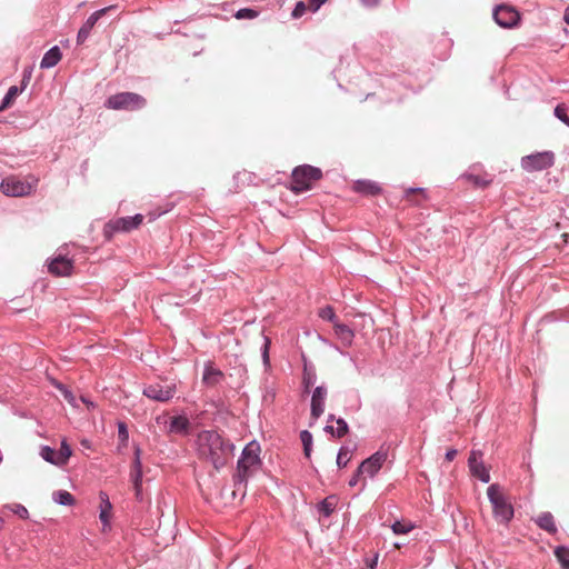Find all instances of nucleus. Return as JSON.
I'll return each mask as SVG.
<instances>
[{
	"label": "nucleus",
	"mask_w": 569,
	"mask_h": 569,
	"mask_svg": "<svg viewBox=\"0 0 569 569\" xmlns=\"http://www.w3.org/2000/svg\"><path fill=\"white\" fill-rule=\"evenodd\" d=\"M143 216L138 213L133 217H121L110 220L104 227V232L108 237L113 232H130L133 229H138L143 222Z\"/></svg>",
	"instance_id": "nucleus-9"
},
{
	"label": "nucleus",
	"mask_w": 569,
	"mask_h": 569,
	"mask_svg": "<svg viewBox=\"0 0 569 569\" xmlns=\"http://www.w3.org/2000/svg\"><path fill=\"white\" fill-rule=\"evenodd\" d=\"M38 181V178L33 176H28L23 179L10 176L2 180L0 189L8 197H26L34 191Z\"/></svg>",
	"instance_id": "nucleus-4"
},
{
	"label": "nucleus",
	"mask_w": 569,
	"mask_h": 569,
	"mask_svg": "<svg viewBox=\"0 0 569 569\" xmlns=\"http://www.w3.org/2000/svg\"><path fill=\"white\" fill-rule=\"evenodd\" d=\"M116 6H109L107 8L100 9L96 12H93L87 21L82 24L80 28L78 36H77V42L78 44H82L89 37L92 28L98 22V20L103 17L109 10L114 9Z\"/></svg>",
	"instance_id": "nucleus-11"
},
{
	"label": "nucleus",
	"mask_w": 569,
	"mask_h": 569,
	"mask_svg": "<svg viewBox=\"0 0 569 569\" xmlns=\"http://www.w3.org/2000/svg\"><path fill=\"white\" fill-rule=\"evenodd\" d=\"M563 20L567 24H569V6L565 10Z\"/></svg>",
	"instance_id": "nucleus-50"
},
{
	"label": "nucleus",
	"mask_w": 569,
	"mask_h": 569,
	"mask_svg": "<svg viewBox=\"0 0 569 569\" xmlns=\"http://www.w3.org/2000/svg\"><path fill=\"white\" fill-rule=\"evenodd\" d=\"M412 528H413V526H412V525H410L409 522H401V521H396V522L391 526V529H392V531H393L396 535H403V533H408Z\"/></svg>",
	"instance_id": "nucleus-36"
},
{
	"label": "nucleus",
	"mask_w": 569,
	"mask_h": 569,
	"mask_svg": "<svg viewBox=\"0 0 569 569\" xmlns=\"http://www.w3.org/2000/svg\"><path fill=\"white\" fill-rule=\"evenodd\" d=\"M360 476L361 475H358V470H357L356 473L352 476V478L349 480V486L355 487L358 483Z\"/></svg>",
	"instance_id": "nucleus-45"
},
{
	"label": "nucleus",
	"mask_w": 569,
	"mask_h": 569,
	"mask_svg": "<svg viewBox=\"0 0 569 569\" xmlns=\"http://www.w3.org/2000/svg\"><path fill=\"white\" fill-rule=\"evenodd\" d=\"M351 459V450L347 447H342L339 450L337 457V465L339 468H345Z\"/></svg>",
	"instance_id": "nucleus-32"
},
{
	"label": "nucleus",
	"mask_w": 569,
	"mask_h": 569,
	"mask_svg": "<svg viewBox=\"0 0 569 569\" xmlns=\"http://www.w3.org/2000/svg\"><path fill=\"white\" fill-rule=\"evenodd\" d=\"M561 237L563 239V242L567 243L568 240H569V232L568 233H563Z\"/></svg>",
	"instance_id": "nucleus-53"
},
{
	"label": "nucleus",
	"mask_w": 569,
	"mask_h": 569,
	"mask_svg": "<svg viewBox=\"0 0 569 569\" xmlns=\"http://www.w3.org/2000/svg\"><path fill=\"white\" fill-rule=\"evenodd\" d=\"M30 76H31V72L24 73L23 80H22V88H21L22 90L26 88V86L30 79Z\"/></svg>",
	"instance_id": "nucleus-46"
},
{
	"label": "nucleus",
	"mask_w": 569,
	"mask_h": 569,
	"mask_svg": "<svg viewBox=\"0 0 569 569\" xmlns=\"http://www.w3.org/2000/svg\"><path fill=\"white\" fill-rule=\"evenodd\" d=\"M234 17L237 19H254L258 17V12L253 9L243 8L238 10Z\"/></svg>",
	"instance_id": "nucleus-37"
},
{
	"label": "nucleus",
	"mask_w": 569,
	"mask_h": 569,
	"mask_svg": "<svg viewBox=\"0 0 569 569\" xmlns=\"http://www.w3.org/2000/svg\"><path fill=\"white\" fill-rule=\"evenodd\" d=\"M140 448H136L134 450V460L131 468V479L133 485L134 483H141L142 481V465L140 460Z\"/></svg>",
	"instance_id": "nucleus-23"
},
{
	"label": "nucleus",
	"mask_w": 569,
	"mask_h": 569,
	"mask_svg": "<svg viewBox=\"0 0 569 569\" xmlns=\"http://www.w3.org/2000/svg\"><path fill=\"white\" fill-rule=\"evenodd\" d=\"M333 330L336 337L345 347L351 346L355 338V332L349 326L338 321L333 325Z\"/></svg>",
	"instance_id": "nucleus-17"
},
{
	"label": "nucleus",
	"mask_w": 569,
	"mask_h": 569,
	"mask_svg": "<svg viewBox=\"0 0 569 569\" xmlns=\"http://www.w3.org/2000/svg\"><path fill=\"white\" fill-rule=\"evenodd\" d=\"M73 269L72 261L66 257L58 256L49 263L50 273L57 277L70 276Z\"/></svg>",
	"instance_id": "nucleus-14"
},
{
	"label": "nucleus",
	"mask_w": 569,
	"mask_h": 569,
	"mask_svg": "<svg viewBox=\"0 0 569 569\" xmlns=\"http://www.w3.org/2000/svg\"><path fill=\"white\" fill-rule=\"evenodd\" d=\"M555 556L561 565L562 569H569V549L565 547H557Z\"/></svg>",
	"instance_id": "nucleus-29"
},
{
	"label": "nucleus",
	"mask_w": 569,
	"mask_h": 569,
	"mask_svg": "<svg viewBox=\"0 0 569 569\" xmlns=\"http://www.w3.org/2000/svg\"><path fill=\"white\" fill-rule=\"evenodd\" d=\"M146 106V98L134 92H120L110 96L104 102V107L112 110L136 111Z\"/></svg>",
	"instance_id": "nucleus-5"
},
{
	"label": "nucleus",
	"mask_w": 569,
	"mask_h": 569,
	"mask_svg": "<svg viewBox=\"0 0 569 569\" xmlns=\"http://www.w3.org/2000/svg\"><path fill=\"white\" fill-rule=\"evenodd\" d=\"M378 562V555L375 556V558L368 563V567L370 569H375Z\"/></svg>",
	"instance_id": "nucleus-49"
},
{
	"label": "nucleus",
	"mask_w": 569,
	"mask_h": 569,
	"mask_svg": "<svg viewBox=\"0 0 569 569\" xmlns=\"http://www.w3.org/2000/svg\"><path fill=\"white\" fill-rule=\"evenodd\" d=\"M456 456H457V450H455V449H450V450H448V451H447V453H446V459H447L448 461H452V460L456 458Z\"/></svg>",
	"instance_id": "nucleus-43"
},
{
	"label": "nucleus",
	"mask_w": 569,
	"mask_h": 569,
	"mask_svg": "<svg viewBox=\"0 0 569 569\" xmlns=\"http://www.w3.org/2000/svg\"><path fill=\"white\" fill-rule=\"evenodd\" d=\"M100 515L99 518L101 522L103 523L102 530L106 531L108 528H110V518H111V509L112 505L109 501V497L106 492H100Z\"/></svg>",
	"instance_id": "nucleus-18"
},
{
	"label": "nucleus",
	"mask_w": 569,
	"mask_h": 569,
	"mask_svg": "<svg viewBox=\"0 0 569 569\" xmlns=\"http://www.w3.org/2000/svg\"><path fill=\"white\" fill-rule=\"evenodd\" d=\"M53 499L56 502L63 505V506H72L74 503L73 496L66 490L56 491L53 493Z\"/></svg>",
	"instance_id": "nucleus-28"
},
{
	"label": "nucleus",
	"mask_w": 569,
	"mask_h": 569,
	"mask_svg": "<svg viewBox=\"0 0 569 569\" xmlns=\"http://www.w3.org/2000/svg\"><path fill=\"white\" fill-rule=\"evenodd\" d=\"M327 397V389L325 387H317L311 398V417L318 419L325 410V400Z\"/></svg>",
	"instance_id": "nucleus-15"
},
{
	"label": "nucleus",
	"mask_w": 569,
	"mask_h": 569,
	"mask_svg": "<svg viewBox=\"0 0 569 569\" xmlns=\"http://www.w3.org/2000/svg\"><path fill=\"white\" fill-rule=\"evenodd\" d=\"M40 456L48 462L57 466L58 453L54 449L49 446L41 448Z\"/></svg>",
	"instance_id": "nucleus-31"
},
{
	"label": "nucleus",
	"mask_w": 569,
	"mask_h": 569,
	"mask_svg": "<svg viewBox=\"0 0 569 569\" xmlns=\"http://www.w3.org/2000/svg\"><path fill=\"white\" fill-rule=\"evenodd\" d=\"M336 503H337V499L336 497L331 496V497H328L326 498L325 500H322L319 505V511L328 517L332 513V511L335 510L336 508Z\"/></svg>",
	"instance_id": "nucleus-27"
},
{
	"label": "nucleus",
	"mask_w": 569,
	"mask_h": 569,
	"mask_svg": "<svg viewBox=\"0 0 569 569\" xmlns=\"http://www.w3.org/2000/svg\"><path fill=\"white\" fill-rule=\"evenodd\" d=\"M488 498L492 505L493 516L497 521L507 523L513 517V508L506 498L499 485H490L487 489Z\"/></svg>",
	"instance_id": "nucleus-3"
},
{
	"label": "nucleus",
	"mask_w": 569,
	"mask_h": 569,
	"mask_svg": "<svg viewBox=\"0 0 569 569\" xmlns=\"http://www.w3.org/2000/svg\"><path fill=\"white\" fill-rule=\"evenodd\" d=\"M197 449L201 459L210 462L216 469H220L232 457L233 445L224 440L217 431L206 430L198 435Z\"/></svg>",
	"instance_id": "nucleus-1"
},
{
	"label": "nucleus",
	"mask_w": 569,
	"mask_h": 569,
	"mask_svg": "<svg viewBox=\"0 0 569 569\" xmlns=\"http://www.w3.org/2000/svg\"><path fill=\"white\" fill-rule=\"evenodd\" d=\"M21 91L22 89H19L17 86L10 87L0 106V112L11 107Z\"/></svg>",
	"instance_id": "nucleus-24"
},
{
	"label": "nucleus",
	"mask_w": 569,
	"mask_h": 569,
	"mask_svg": "<svg viewBox=\"0 0 569 569\" xmlns=\"http://www.w3.org/2000/svg\"><path fill=\"white\" fill-rule=\"evenodd\" d=\"M521 168L527 172L542 171L555 164L552 151L536 152L521 158Z\"/></svg>",
	"instance_id": "nucleus-8"
},
{
	"label": "nucleus",
	"mask_w": 569,
	"mask_h": 569,
	"mask_svg": "<svg viewBox=\"0 0 569 569\" xmlns=\"http://www.w3.org/2000/svg\"><path fill=\"white\" fill-rule=\"evenodd\" d=\"M260 446L256 441L249 442L238 461L237 472L233 476L234 490H240L241 487H246L247 478L249 476V469L260 463ZM236 491H233L234 493Z\"/></svg>",
	"instance_id": "nucleus-2"
},
{
	"label": "nucleus",
	"mask_w": 569,
	"mask_h": 569,
	"mask_svg": "<svg viewBox=\"0 0 569 569\" xmlns=\"http://www.w3.org/2000/svg\"><path fill=\"white\" fill-rule=\"evenodd\" d=\"M224 379V373L216 368L212 363H208L204 367L202 375V383L207 387H216Z\"/></svg>",
	"instance_id": "nucleus-16"
},
{
	"label": "nucleus",
	"mask_w": 569,
	"mask_h": 569,
	"mask_svg": "<svg viewBox=\"0 0 569 569\" xmlns=\"http://www.w3.org/2000/svg\"><path fill=\"white\" fill-rule=\"evenodd\" d=\"M480 458H481L480 452L471 451L469 459H468L469 469H470L472 476L477 477L482 482H489V480H490L489 470L482 463Z\"/></svg>",
	"instance_id": "nucleus-13"
},
{
	"label": "nucleus",
	"mask_w": 569,
	"mask_h": 569,
	"mask_svg": "<svg viewBox=\"0 0 569 569\" xmlns=\"http://www.w3.org/2000/svg\"><path fill=\"white\" fill-rule=\"evenodd\" d=\"M11 511L13 513H16L17 516H19L21 519H27L29 517L28 509L24 506L19 505V503L13 505L11 507Z\"/></svg>",
	"instance_id": "nucleus-41"
},
{
	"label": "nucleus",
	"mask_w": 569,
	"mask_h": 569,
	"mask_svg": "<svg viewBox=\"0 0 569 569\" xmlns=\"http://www.w3.org/2000/svg\"><path fill=\"white\" fill-rule=\"evenodd\" d=\"M319 317L323 320H328L330 321L332 325H335L336 322H338V318L333 311V308L330 307V306H327L322 309L319 310Z\"/></svg>",
	"instance_id": "nucleus-33"
},
{
	"label": "nucleus",
	"mask_w": 569,
	"mask_h": 569,
	"mask_svg": "<svg viewBox=\"0 0 569 569\" xmlns=\"http://www.w3.org/2000/svg\"><path fill=\"white\" fill-rule=\"evenodd\" d=\"M555 116L562 121L565 124L569 127V118L567 116L566 109L563 106L559 104L555 109Z\"/></svg>",
	"instance_id": "nucleus-40"
},
{
	"label": "nucleus",
	"mask_w": 569,
	"mask_h": 569,
	"mask_svg": "<svg viewBox=\"0 0 569 569\" xmlns=\"http://www.w3.org/2000/svg\"><path fill=\"white\" fill-rule=\"evenodd\" d=\"M322 177L319 168L305 164L297 167L291 174V190L295 192L307 191L311 188L312 182Z\"/></svg>",
	"instance_id": "nucleus-6"
},
{
	"label": "nucleus",
	"mask_w": 569,
	"mask_h": 569,
	"mask_svg": "<svg viewBox=\"0 0 569 569\" xmlns=\"http://www.w3.org/2000/svg\"><path fill=\"white\" fill-rule=\"evenodd\" d=\"M352 189L356 192L366 194V196H376L381 192V188L373 181L370 180H358L353 183Z\"/></svg>",
	"instance_id": "nucleus-19"
},
{
	"label": "nucleus",
	"mask_w": 569,
	"mask_h": 569,
	"mask_svg": "<svg viewBox=\"0 0 569 569\" xmlns=\"http://www.w3.org/2000/svg\"><path fill=\"white\" fill-rule=\"evenodd\" d=\"M301 441L303 443V451L306 457H310L311 445H312V436L309 431L303 430L300 435Z\"/></svg>",
	"instance_id": "nucleus-34"
},
{
	"label": "nucleus",
	"mask_w": 569,
	"mask_h": 569,
	"mask_svg": "<svg viewBox=\"0 0 569 569\" xmlns=\"http://www.w3.org/2000/svg\"><path fill=\"white\" fill-rule=\"evenodd\" d=\"M336 423V429L332 426H327L326 430L329 431L331 435L336 436L337 438H342L348 433V425L342 418L337 419Z\"/></svg>",
	"instance_id": "nucleus-26"
},
{
	"label": "nucleus",
	"mask_w": 569,
	"mask_h": 569,
	"mask_svg": "<svg viewBox=\"0 0 569 569\" xmlns=\"http://www.w3.org/2000/svg\"><path fill=\"white\" fill-rule=\"evenodd\" d=\"M81 401H82L83 403H86V406L88 407V409L94 408V403H93V402H91V401H89L87 398L81 397Z\"/></svg>",
	"instance_id": "nucleus-48"
},
{
	"label": "nucleus",
	"mask_w": 569,
	"mask_h": 569,
	"mask_svg": "<svg viewBox=\"0 0 569 569\" xmlns=\"http://www.w3.org/2000/svg\"><path fill=\"white\" fill-rule=\"evenodd\" d=\"M367 6H377L379 0H365Z\"/></svg>",
	"instance_id": "nucleus-51"
},
{
	"label": "nucleus",
	"mask_w": 569,
	"mask_h": 569,
	"mask_svg": "<svg viewBox=\"0 0 569 569\" xmlns=\"http://www.w3.org/2000/svg\"><path fill=\"white\" fill-rule=\"evenodd\" d=\"M307 10H309L308 6L303 1H299L292 10L291 16L295 19L301 18Z\"/></svg>",
	"instance_id": "nucleus-38"
},
{
	"label": "nucleus",
	"mask_w": 569,
	"mask_h": 569,
	"mask_svg": "<svg viewBox=\"0 0 569 569\" xmlns=\"http://www.w3.org/2000/svg\"><path fill=\"white\" fill-rule=\"evenodd\" d=\"M416 192L422 193L423 190L422 189H409V190H407V198L409 199L410 196L416 193Z\"/></svg>",
	"instance_id": "nucleus-47"
},
{
	"label": "nucleus",
	"mask_w": 569,
	"mask_h": 569,
	"mask_svg": "<svg viewBox=\"0 0 569 569\" xmlns=\"http://www.w3.org/2000/svg\"><path fill=\"white\" fill-rule=\"evenodd\" d=\"M81 445L86 448H89V441L88 440H82L81 441Z\"/></svg>",
	"instance_id": "nucleus-54"
},
{
	"label": "nucleus",
	"mask_w": 569,
	"mask_h": 569,
	"mask_svg": "<svg viewBox=\"0 0 569 569\" xmlns=\"http://www.w3.org/2000/svg\"><path fill=\"white\" fill-rule=\"evenodd\" d=\"M118 437L123 446L127 445L129 439L128 429L124 422L118 423Z\"/></svg>",
	"instance_id": "nucleus-39"
},
{
	"label": "nucleus",
	"mask_w": 569,
	"mask_h": 569,
	"mask_svg": "<svg viewBox=\"0 0 569 569\" xmlns=\"http://www.w3.org/2000/svg\"><path fill=\"white\" fill-rule=\"evenodd\" d=\"M326 2L327 0H309L308 8L316 12Z\"/></svg>",
	"instance_id": "nucleus-42"
},
{
	"label": "nucleus",
	"mask_w": 569,
	"mask_h": 569,
	"mask_svg": "<svg viewBox=\"0 0 569 569\" xmlns=\"http://www.w3.org/2000/svg\"><path fill=\"white\" fill-rule=\"evenodd\" d=\"M176 392L177 385L168 379H160L143 389V395L147 398L160 402H168L174 397Z\"/></svg>",
	"instance_id": "nucleus-7"
},
{
	"label": "nucleus",
	"mask_w": 569,
	"mask_h": 569,
	"mask_svg": "<svg viewBox=\"0 0 569 569\" xmlns=\"http://www.w3.org/2000/svg\"><path fill=\"white\" fill-rule=\"evenodd\" d=\"M493 19L502 28H512L518 24L520 14L513 7L500 4L493 11Z\"/></svg>",
	"instance_id": "nucleus-10"
},
{
	"label": "nucleus",
	"mask_w": 569,
	"mask_h": 569,
	"mask_svg": "<svg viewBox=\"0 0 569 569\" xmlns=\"http://www.w3.org/2000/svg\"><path fill=\"white\" fill-rule=\"evenodd\" d=\"M263 358H264V361L268 360V341L264 345Z\"/></svg>",
	"instance_id": "nucleus-52"
},
{
	"label": "nucleus",
	"mask_w": 569,
	"mask_h": 569,
	"mask_svg": "<svg viewBox=\"0 0 569 569\" xmlns=\"http://www.w3.org/2000/svg\"><path fill=\"white\" fill-rule=\"evenodd\" d=\"M466 179L471 182L475 187L486 188L491 183L490 179H486L480 176L469 174Z\"/></svg>",
	"instance_id": "nucleus-35"
},
{
	"label": "nucleus",
	"mask_w": 569,
	"mask_h": 569,
	"mask_svg": "<svg viewBox=\"0 0 569 569\" xmlns=\"http://www.w3.org/2000/svg\"><path fill=\"white\" fill-rule=\"evenodd\" d=\"M61 60V52L58 47L51 48L42 58L40 67L48 69L54 67Z\"/></svg>",
	"instance_id": "nucleus-20"
},
{
	"label": "nucleus",
	"mask_w": 569,
	"mask_h": 569,
	"mask_svg": "<svg viewBox=\"0 0 569 569\" xmlns=\"http://www.w3.org/2000/svg\"><path fill=\"white\" fill-rule=\"evenodd\" d=\"M57 453H58L57 466L58 467L64 466L68 462V460L71 457V455H72V450H71L70 446L67 443L66 440H63L61 442V447L57 451Z\"/></svg>",
	"instance_id": "nucleus-25"
},
{
	"label": "nucleus",
	"mask_w": 569,
	"mask_h": 569,
	"mask_svg": "<svg viewBox=\"0 0 569 569\" xmlns=\"http://www.w3.org/2000/svg\"><path fill=\"white\" fill-rule=\"evenodd\" d=\"M385 461L386 455L376 452L360 463L358 467V475H368L369 477H373L380 470Z\"/></svg>",
	"instance_id": "nucleus-12"
},
{
	"label": "nucleus",
	"mask_w": 569,
	"mask_h": 569,
	"mask_svg": "<svg viewBox=\"0 0 569 569\" xmlns=\"http://www.w3.org/2000/svg\"><path fill=\"white\" fill-rule=\"evenodd\" d=\"M133 488H134V491H136V497L137 499L141 500L142 499V495H141V483H134L133 485Z\"/></svg>",
	"instance_id": "nucleus-44"
},
{
	"label": "nucleus",
	"mask_w": 569,
	"mask_h": 569,
	"mask_svg": "<svg viewBox=\"0 0 569 569\" xmlns=\"http://www.w3.org/2000/svg\"><path fill=\"white\" fill-rule=\"evenodd\" d=\"M53 386L63 395L64 399L73 407H77L76 397L73 393L61 382L53 381Z\"/></svg>",
	"instance_id": "nucleus-30"
},
{
	"label": "nucleus",
	"mask_w": 569,
	"mask_h": 569,
	"mask_svg": "<svg viewBox=\"0 0 569 569\" xmlns=\"http://www.w3.org/2000/svg\"><path fill=\"white\" fill-rule=\"evenodd\" d=\"M190 427V422L187 417L178 416L171 418L169 431L173 433H187Z\"/></svg>",
	"instance_id": "nucleus-21"
},
{
	"label": "nucleus",
	"mask_w": 569,
	"mask_h": 569,
	"mask_svg": "<svg viewBox=\"0 0 569 569\" xmlns=\"http://www.w3.org/2000/svg\"><path fill=\"white\" fill-rule=\"evenodd\" d=\"M536 522L541 529L548 531L549 533H555L557 531L553 516L550 512H543L539 515L536 519Z\"/></svg>",
	"instance_id": "nucleus-22"
}]
</instances>
